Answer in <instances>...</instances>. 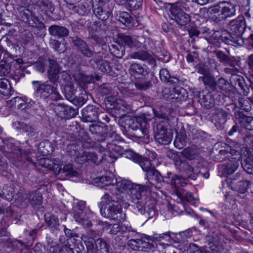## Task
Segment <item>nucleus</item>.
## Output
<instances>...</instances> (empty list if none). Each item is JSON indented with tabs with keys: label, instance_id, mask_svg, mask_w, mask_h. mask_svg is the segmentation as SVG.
I'll list each match as a JSON object with an SVG mask.
<instances>
[{
	"label": "nucleus",
	"instance_id": "obj_54",
	"mask_svg": "<svg viewBox=\"0 0 253 253\" xmlns=\"http://www.w3.org/2000/svg\"><path fill=\"white\" fill-rule=\"evenodd\" d=\"M14 190L10 186L4 185L1 190H0V197L8 201H11L13 198Z\"/></svg>",
	"mask_w": 253,
	"mask_h": 253
},
{
	"label": "nucleus",
	"instance_id": "obj_16",
	"mask_svg": "<svg viewBox=\"0 0 253 253\" xmlns=\"http://www.w3.org/2000/svg\"><path fill=\"white\" fill-rule=\"evenodd\" d=\"M234 156L231 157L226 164L222 165L221 170L225 174H231L238 168L240 163L241 156L239 151H233Z\"/></svg>",
	"mask_w": 253,
	"mask_h": 253
},
{
	"label": "nucleus",
	"instance_id": "obj_10",
	"mask_svg": "<svg viewBox=\"0 0 253 253\" xmlns=\"http://www.w3.org/2000/svg\"><path fill=\"white\" fill-rule=\"evenodd\" d=\"M234 148H232V146L229 144H224L221 146L220 149L218 153L213 156L214 161L221 162L226 160H229L234 156L233 151H239V149L240 147V144L236 142L234 144Z\"/></svg>",
	"mask_w": 253,
	"mask_h": 253
},
{
	"label": "nucleus",
	"instance_id": "obj_59",
	"mask_svg": "<svg viewBox=\"0 0 253 253\" xmlns=\"http://www.w3.org/2000/svg\"><path fill=\"white\" fill-rule=\"evenodd\" d=\"M10 84L8 81L2 78L0 79V92L4 96H7L11 94Z\"/></svg>",
	"mask_w": 253,
	"mask_h": 253
},
{
	"label": "nucleus",
	"instance_id": "obj_45",
	"mask_svg": "<svg viewBox=\"0 0 253 253\" xmlns=\"http://www.w3.org/2000/svg\"><path fill=\"white\" fill-rule=\"evenodd\" d=\"M111 53L115 57L121 58L125 53V47L118 41L116 44H113L110 47Z\"/></svg>",
	"mask_w": 253,
	"mask_h": 253
},
{
	"label": "nucleus",
	"instance_id": "obj_14",
	"mask_svg": "<svg viewBox=\"0 0 253 253\" xmlns=\"http://www.w3.org/2000/svg\"><path fill=\"white\" fill-rule=\"evenodd\" d=\"M217 240L215 239L208 243L204 249H200L195 244H190L188 249L189 253H218L221 249V245H217L216 243Z\"/></svg>",
	"mask_w": 253,
	"mask_h": 253
},
{
	"label": "nucleus",
	"instance_id": "obj_56",
	"mask_svg": "<svg viewBox=\"0 0 253 253\" xmlns=\"http://www.w3.org/2000/svg\"><path fill=\"white\" fill-rule=\"evenodd\" d=\"M242 167L247 173L253 174V156H249L241 163Z\"/></svg>",
	"mask_w": 253,
	"mask_h": 253
},
{
	"label": "nucleus",
	"instance_id": "obj_22",
	"mask_svg": "<svg viewBox=\"0 0 253 253\" xmlns=\"http://www.w3.org/2000/svg\"><path fill=\"white\" fill-rule=\"evenodd\" d=\"M98 108L94 105H88L82 110V120L84 122H94L98 120Z\"/></svg>",
	"mask_w": 253,
	"mask_h": 253
},
{
	"label": "nucleus",
	"instance_id": "obj_40",
	"mask_svg": "<svg viewBox=\"0 0 253 253\" xmlns=\"http://www.w3.org/2000/svg\"><path fill=\"white\" fill-rule=\"evenodd\" d=\"M78 87V84L75 83L64 87V92L65 97L72 103L76 98Z\"/></svg>",
	"mask_w": 253,
	"mask_h": 253
},
{
	"label": "nucleus",
	"instance_id": "obj_39",
	"mask_svg": "<svg viewBox=\"0 0 253 253\" xmlns=\"http://www.w3.org/2000/svg\"><path fill=\"white\" fill-rule=\"evenodd\" d=\"M187 136L186 131L184 129H181L179 132H177L174 141V145L175 147L180 149L184 148L187 143Z\"/></svg>",
	"mask_w": 253,
	"mask_h": 253
},
{
	"label": "nucleus",
	"instance_id": "obj_27",
	"mask_svg": "<svg viewBox=\"0 0 253 253\" xmlns=\"http://www.w3.org/2000/svg\"><path fill=\"white\" fill-rule=\"evenodd\" d=\"M235 117L238 120L239 123H242L243 127L246 129L253 130V118L245 116L242 112L235 111Z\"/></svg>",
	"mask_w": 253,
	"mask_h": 253
},
{
	"label": "nucleus",
	"instance_id": "obj_20",
	"mask_svg": "<svg viewBox=\"0 0 253 253\" xmlns=\"http://www.w3.org/2000/svg\"><path fill=\"white\" fill-rule=\"evenodd\" d=\"M106 128L98 124H92L89 126L88 130L92 134L95 135L94 139L100 144L103 141H105L109 134L106 133Z\"/></svg>",
	"mask_w": 253,
	"mask_h": 253
},
{
	"label": "nucleus",
	"instance_id": "obj_12",
	"mask_svg": "<svg viewBox=\"0 0 253 253\" xmlns=\"http://www.w3.org/2000/svg\"><path fill=\"white\" fill-rule=\"evenodd\" d=\"M12 126L17 131L24 132L29 138H36L39 135L37 127L34 125L16 121L12 123Z\"/></svg>",
	"mask_w": 253,
	"mask_h": 253
},
{
	"label": "nucleus",
	"instance_id": "obj_33",
	"mask_svg": "<svg viewBox=\"0 0 253 253\" xmlns=\"http://www.w3.org/2000/svg\"><path fill=\"white\" fill-rule=\"evenodd\" d=\"M17 154L19 155V157L17 159L13 158L12 164L17 168L21 169L23 166V159L27 161L32 162V159L28 156V152L24 150H22L20 148H18L15 150Z\"/></svg>",
	"mask_w": 253,
	"mask_h": 253
},
{
	"label": "nucleus",
	"instance_id": "obj_24",
	"mask_svg": "<svg viewBox=\"0 0 253 253\" xmlns=\"http://www.w3.org/2000/svg\"><path fill=\"white\" fill-rule=\"evenodd\" d=\"M220 39L225 43L231 44L234 46L242 45L244 43L243 38H238L234 35L231 34V32L224 31L220 36Z\"/></svg>",
	"mask_w": 253,
	"mask_h": 253
},
{
	"label": "nucleus",
	"instance_id": "obj_60",
	"mask_svg": "<svg viewBox=\"0 0 253 253\" xmlns=\"http://www.w3.org/2000/svg\"><path fill=\"white\" fill-rule=\"evenodd\" d=\"M197 153V150L193 147L186 148L181 152V154L189 160H194L196 157Z\"/></svg>",
	"mask_w": 253,
	"mask_h": 253
},
{
	"label": "nucleus",
	"instance_id": "obj_52",
	"mask_svg": "<svg viewBox=\"0 0 253 253\" xmlns=\"http://www.w3.org/2000/svg\"><path fill=\"white\" fill-rule=\"evenodd\" d=\"M49 44L53 49L59 53L64 52L66 50V43H62L57 39L50 38Z\"/></svg>",
	"mask_w": 253,
	"mask_h": 253
},
{
	"label": "nucleus",
	"instance_id": "obj_4",
	"mask_svg": "<svg viewBox=\"0 0 253 253\" xmlns=\"http://www.w3.org/2000/svg\"><path fill=\"white\" fill-rule=\"evenodd\" d=\"M235 6L229 2L222 1L209 8L208 12L212 21L216 23L221 22L227 18L235 14Z\"/></svg>",
	"mask_w": 253,
	"mask_h": 253
},
{
	"label": "nucleus",
	"instance_id": "obj_55",
	"mask_svg": "<svg viewBox=\"0 0 253 253\" xmlns=\"http://www.w3.org/2000/svg\"><path fill=\"white\" fill-rule=\"evenodd\" d=\"M206 86H208L211 91H216V81L213 76L209 75L200 77Z\"/></svg>",
	"mask_w": 253,
	"mask_h": 253
},
{
	"label": "nucleus",
	"instance_id": "obj_5",
	"mask_svg": "<svg viewBox=\"0 0 253 253\" xmlns=\"http://www.w3.org/2000/svg\"><path fill=\"white\" fill-rule=\"evenodd\" d=\"M180 172L188 179L195 180L198 177L208 178L209 177V170L206 167L197 166L194 168L186 160L180 159L176 161L175 165Z\"/></svg>",
	"mask_w": 253,
	"mask_h": 253
},
{
	"label": "nucleus",
	"instance_id": "obj_26",
	"mask_svg": "<svg viewBox=\"0 0 253 253\" xmlns=\"http://www.w3.org/2000/svg\"><path fill=\"white\" fill-rule=\"evenodd\" d=\"M231 84L235 87H239L245 95H248L250 93V90L248 88V83L245 82L244 77L239 75H234L231 77Z\"/></svg>",
	"mask_w": 253,
	"mask_h": 253
},
{
	"label": "nucleus",
	"instance_id": "obj_23",
	"mask_svg": "<svg viewBox=\"0 0 253 253\" xmlns=\"http://www.w3.org/2000/svg\"><path fill=\"white\" fill-rule=\"evenodd\" d=\"M147 178L149 183L157 188H160L164 182V178L156 169H152L146 173Z\"/></svg>",
	"mask_w": 253,
	"mask_h": 253
},
{
	"label": "nucleus",
	"instance_id": "obj_37",
	"mask_svg": "<svg viewBox=\"0 0 253 253\" xmlns=\"http://www.w3.org/2000/svg\"><path fill=\"white\" fill-rule=\"evenodd\" d=\"M87 28L89 33H103L107 29V26L103 22L95 21L89 22L87 24Z\"/></svg>",
	"mask_w": 253,
	"mask_h": 253
},
{
	"label": "nucleus",
	"instance_id": "obj_31",
	"mask_svg": "<svg viewBox=\"0 0 253 253\" xmlns=\"http://www.w3.org/2000/svg\"><path fill=\"white\" fill-rule=\"evenodd\" d=\"M66 245L69 252H71L72 253H82L84 250L83 243L77 242L76 239L74 238L67 239Z\"/></svg>",
	"mask_w": 253,
	"mask_h": 253
},
{
	"label": "nucleus",
	"instance_id": "obj_11",
	"mask_svg": "<svg viewBox=\"0 0 253 253\" xmlns=\"http://www.w3.org/2000/svg\"><path fill=\"white\" fill-rule=\"evenodd\" d=\"M169 16L171 19L174 20L180 26L185 25L190 21V16L176 5H171L169 8Z\"/></svg>",
	"mask_w": 253,
	"mask_h": 253
},
{
	"label": "nucleus",
	"instance_id": "obj_63",
	"mask_svg": "<svg viewBox=\"0 0 253 253\" xmlns=\"http://www.w3.org/2000/svg\"><path fill=\"white\" fill-rule=\"evenodd\" d=\"M134 183H132L130 181L126 180H123L121 181L117 182V186L118 189L116 191L115 193H119V192H124L123 190L128 189L129 191L131 189V186Z\"/></svg>",
	"mask_w": 253,
	"mask_h": 253
},
{
	"label": "nucleus",
	"instance_id": "obj_58",
	"mask_svg": "<svg viewBox=\"0 0 253 253\" xmlns=\"http://www.w3.org/2000/svg\"><path fill=\"white\" fill-rule=\"evenodd\" d=\"M188 179L186 176L183 177L179 175H174L171 179L170 184L177 189L180 186H182L187 183Z\"/></svg>",
	"mask_w": 253,
	"mask_h": 253
},
{
	"label": "nucleus",
	"instance_id": "obj_47",
	"mask_svg": "<svg viewBox=\"0 0 253 253\" xmlns=\"http://www.w3.org/2000/svg\"><path fill=\"white\" fill-rule=\"evenodd\" d=\"M38 151L42 155L47 156L53 152V147L51 142L45 140L39 143Z\"/></svg>",
	"mask_w": 253,
	"mask_h": 253
},
{
	"label": "nucleus",
	"instance_id": "obj_32",
	"mask_svg": "<svg viewBox=\"0 0 253 253\" xmlns=\"http://www.w3.org/2000/svg\"><path fill=\"white\" fill-rule=\"evenodd\" d=\"M200 104L207 109L211 108L214 105V99L211 92L206 94L203 92H197Z\"/></svg>",
	"mask_w": 253,
	"mask_h": 253
},
{
	"label": "nucleus",
	"instance_id": "obj_34",
	"mask_svg": "<svg viewBox=\"0 0 253 253\" xmlns=\"http://www.w3.org/2000/svg\"><path fill=\"white\" fill-rule=\"evenodd\" d=\"M188 97V93L184 88L176 86L173 87L171 90V94L169 95V99L175 100L177 102L185 100Z\"/></svg>",
	"mask_w": 253,
	"mask_h": 253
},
{
	"label": "nucleus",
	"instance_id": "obj_21",
	"mask_svg": "<svg viewBox=\"0 0 253 253\" xmlns=\"http://www.w3.org/2000/svg\"><path fill=\"white\" fill-rule=\"evenodd\" d=\"M157 82L156 77L152 75L146 74L143 77H141L139 79L136 80L134 83L135 87L140 90H146L152 86V83Z\"/></svg>",
	"mask_w": 253,
	"mask_h": 253
},
{
	"label": "nucleus",
	"instance_id": "obj_41",
	"mask_svg": "<svg viewBox=\"0 0 253 253\" xmlns=\"http://www.w3.org/2000/svg\"><path fill=\"white\" fill-rule=\"evenodd\" d=\"M96 253H112L110 245L103 238H97L96 245Z\"/></svg>",
	"mask_w": 253,
	"mask_h": 253
},
{
	"label": "nucleus",
	"instance_id": "obj_38",
	"mask_svg": "<svg viewBox=\"0 0 253 253\" xmlns=\"http://www.w3.org/2000/svg\"><path fill=\"white\" fill-rule=\"evenodd\" d=\"M214 53L219 62L229 66H234L237 63V59L232 56L227 55L222 51H215Z\"/></svg>",
	"mask_w": 253,
	"mask_h": 253
},
{
	"label": "nucleus",
	"instance_id": "obj_3",
	"mask_svg": "<svg viewBox=\"0 0 253 253\" xmlns=\"http://www.w3.org/2000/svg\"><path fill=\"white\" fill-rule=\"evenodd\" d=\"M119 123L126 129L130 137L143 139V141L145 143L150 142L149 124L141 118L125 116L119 120Z\"/></svg>",
	"mask_w": 253,
	"mask_h": 253
},
{
	"label": "nucleus",
	"instance_id": "obj_7",
	"mask_svg": "<svg viewBox=\"0 0 253 253\" xmlns=\"http://www.w3.org/2000/svg\"><path fill=\"white\" fill-rule=\"evenodd\" d=\"M76 157L78 159H80L79 161L82 163H91L96 165H99L104 160L109 163L114 162V160L110 161L108 158H106V154H97L93 152H84L81 155L78 153Z\"/></svg>",
	"mask_w": 253,
	"mask_h": 253
},
{
	"label": "nucleus",
	"instance_id": "obj_29",
	"mask_svg": "<svg viewBox=\"0 0 253 253\" xmlns=\"http://www.w3.org/2000/svg\"><path fill=\"white\" fill-rule=\"evenodd\" d=\"M25 200L33 207L39 208L42 203V195L40 192H31L26 195Z\"/></svg>",
	"mask_w": 253,
	"mask_h": 253
},
{
	"label": "nucleus",
	"instance_id": "obj_35",
	"mask_svg": "<svg viewBox=\"0 0 253 253\" xmlns=\"http://www.w3.org/2000/svg\"><path fill=\"white\" fill-rule=\"evenodd\" d=\"M91 61H93L96 64V68L104 73H109L112 71V68L108 61L104 60L101 57L93 56Z\"/></svg>",
	"mask_w": 253,
	"mask_h": 253
},
{
	"label": "nucleus",
	"instance_id": "obj_17",
	"mask_svg": "<svg viewBox=\"0 0 253 253\" xmlns=\"http://www.w3.org/2000/svg\"><path fill=\"white\" fill-rule=\"evenodd\" d=\"M228 113L221 108H215L211 115L212 122L218 129L224 128L227 122Z\"/></svg>",
	"mask_w": 253,
	"mask_h": 253
},
{
	"label": "nucleus",
	"instance_id": "obj_6",
	"mask_svg": "<svg viewBox=\"0 0 253 253\" xmlns=\"http://www.w3.org/2000/svg\"><path fill=\"white\" fill-rule=\"evenodd\" d=\"M154 137L159 144L168 145L173 138L172 130L170 128L169 121L165 119L157 123L154 128Z\"/></svg>",
	"mask_w": 253,
	"mask_h": 253
},
{
	"label": "nucleus",
	"instance_id": "obj_62",
	"mask_svg": "<svg viewBox=\"0 0 253 253\" xmlns=\"http://www.w3.org/2000/svg\"><path fill=\"white\" fill-rule=\"evenodd\" d=\"M88 99V94L86 91H84V92H82L78 97H76L72 104L78 107H80L85 103Z\"/></svg>",
	"mask_w": 253,
	"mask_h": 253
},
{
	"label": "nucleus",
	"instance_id": "obj_64",
	"mask_svg": "<svg viewBox=\"0 0 253 253\" xmlns=\"http://www.w3.org/2000/svg\"><path fill=\"white\" fill-rule=\"evenodd\" d=\"M216 84V90L219 89L226 91L230 87V84L228 82L227 80L221 77L219 78L215 83Z\"/></svg>",
	"mask_w": 253,
	"mask_h": 253
},
{
	"label": "nucleus",
	"instance_id": "obj_1",
	"mask_svg": "<svg viewBox=\"0 0 253 253\" xmlns=\"http://www.w3.org/2000/svg\"><path fill=\"white\" fill-rule=\"evenodd\" d=\"M126 192L106 193L102 197L103 205L100 208L101 215L111 220L122 221L125 214L122 211L121 203L128 204Z\"/></svg>",
	"mask_w": 253,
	"mask_h": 253
},
{
	"label": "nucleus",
	"instance_id": "obj_48",
	"mask_svg": "<svg viewBox=\"0 0 253 253\" xmlns=\"http://www.w3.org/2000/svg\"><path fill=\"white\" fill-rule=\"evenodd\" d=\"M44 220L46 225L52 230H57L59 226L58 219L54 215L47 213L44 214Z\"/></svg>",
	"mask_w": 253,
	"mask_h": 253
},
{
	"label": "nucleus",
	"instance_id": "obj_51",
	"mask_svg": "<svg viewBox=\"0 0 253 253\" xmlns=\"http://www.w3.org/2000/svg\"><path fill=\"white\" fill-rule=\"evenodd\" d=\"M114 107L119 111L126 113L132 110L131 105L128 104L126 101L124 99H118L115 102Z\"/></svg>",
	"mask_w": 253,
	"mask_h": 253
},
{
	"label": "nucleus",
	"instance_id": "obj_57",
	"mask_svg": "<svg viewBox=\"0 0 253 253\" xmlns=\"http://www.w3.org/2000/svg\"><path fill=\"white\" fill-rule=\"evenodd\" d=\"M118 20L127 27L132 26L133 18L127 12H121L119 13Z\"/></svg>",
	"mask_w": 253,
	"mask_h": 253
},
{
	"label": "nucleus",
	"instance_id": "obj_49",
	"mask_svg": "<svg viewBox=\"0 0 253 253\" xmlns=\"http://www.w3.org/2000/svg\"><path fill=\"white\" fill-rule=\"evenodd\" d=\"M54 85H52L49 84L48 81L43 83L40 92L41 97H42L43 99H46L50 96L52 93H53V89L55 90L56 86Z\"/></svg>",
	"mask_w": 253,
	"mask_h": 253
},
{
	"label": "nucleus",
	"instance_id": "obj_61",
	"mask_svg": "<svg viewBox=\"0 0 253 253\" xmlns=\"http://www.w3.org/2000/svg\"><path fill=\"white\" fill-rule=\"evenodd\" d=\"M145 70L144 68L138 63H133L130 65L129 68V72L131 75H140L141 77L144 76Z\"/></svg>",
	"mask_w": 253,
	"mask_h": 253
},
{
	"label": "nucleus",
	"instance_id": "obj_2",
	"mask_svg": "<svg viewBox=\"0 0 253 253\" xmlns=\"http://www.w3.org/2000/svg\"><path fill=\"white\" fill-rule=\"evenodd\" d=\"M148 188L146 185L134 183L126 197L127 204L129 205V202L135 204L138 211L148 219L152 218L156 213L153 202L147 199Z\"/></svg>",
	"mask_w": 253,
	"mask_h": 253
},
{
	"label": "nucleus",
	"instance_id": "obj_30",
	"mask_svg": "<svg viewBox=\"0 0 253 253\" xmlns=\"http://www.w3.org/2000/svg\"><path fill=\"white\" fill-rule=\"evenodd\" d=\"M145 239L148 241H151L152 242L150 243L144 240L141 239V243L139 244L140 245V248H138V251L143 252H148L150 250L154 251L157 247V244L154 242V240H158V237L147 236Z\"/></svg>",
	"mask_w": 253,
	"mask_h": 253
},
{
	"label": "nucleus",
	"instance_id": "obj_9",
	"mask_svg": "<svg viewBox=\"0 0 253 253\" xmlns=\"http://www.w3.org/2000/svg\"><path fill=\"white\" fill-rule=\"evenodd\" d=\"M111 139L109 135L105 141L102 142L100 144V146L108 150L107 154H106V158H108L110 161L114 160V162L117 157L115 154L121 155L123 154V151L122 148L116 144V141Z\"/></svg>",
	"mask_w": 253,
	"mask_h": 253
},
{
	"label": "nucleus",
	"instance_id": "obj_25",
	"mask_svg": "<svg viewBox=\"0 0 253 253\" xmlns=\"http://www.w3.org/2000/svg\"><path fill=\"white\" fill-rule=\"evenodd\" d=\"M48 31L51 36L57 39L67 37L70 33L69 29L67 27L56 24L49 26Z\"/></svg>",
	"mask_w": 253,
	"mask_h": 253
},
{
	"label": "nucleus",
	"instance_id": "obj_36",
	"mask_svg": "<svg viewBox=\"0 0 253 253\" xmlns=\"http://www.w3.org/2000/svg\"><path fill=\"white\" fill-rule=\"evenodd\" d=\"M58 106L59 107L60 114L64 118H72L75 117L78 114V109H75L68 105L62 104L59 105Z\"/></svg>",
	"mask_w": 253,
	"mask_h": 253
},
{
	"label": "nucleus",
	"instance_id": "obj_53",
	"mask_svg": "<svg viewBox=\"0 0 253 253\" xmlns=\"http://www.w3.org/2000/svg\"><path fill=\"white\" fill-rule=\"evenodd\" d=\"M58 83L64 87L74 84L71 76L66 72H61L59 74Z\"/></svg>",
	"mask_w": 253,
	"mask_h": 253
},
{
	"label": "nucleus",
	"instance_id": "obj_13",
	"mask_svg": "<svg viewBox=\"0 0 253 253\" xmlns=\"http://www.w3.org/2000/svg\"><path fill=\"white\" fill-rule=\"evenodd\" d=\"M69 39L84 57L90 58L95 54V52L90 48L87 43L79 37H70Z\"/></svg>",
	"mask_w": 253,
	"mask_h": 253
},
{
	"label": "nucleus",
	"instance_id": "obj_19",
	"mask_svg": "<svg viewBox=\"0 0 253 253\" xmlns=\"http://www.w3.org/2000/svg\"><path fill=\"white\" fill-rule=\"evenodd\" d=\"M131 58L137 59L147 63L150 68H153L156 66V59L147 51L140 50L132 52L129 55Z\"/></svg>",
	"mask_w": 253,
	"mask_h": 253
},
{
	"label": "nucleus",
	"instance_id": "obj_46",
	"mask_svg": "<svg viewBox=\"0 0 253 253\" xmlns=\"http://www.w3.org/2000/svg\"><path fill=\"white\" fill-rule=\"evenodd\" d=\"M118 41L120 43L125 44L129 47H133L137 45V42L135 40L133 39L129 35L122 33L118 34Z\"/></svg>",
	"mask_w": 253,
	"mask_h": 253
},
{
	"label": "nucleus",
	"instance_id": "obj_18",
	"mask_svg": "<svg viewBox=\"0 0 253 253\" xmlns=\"http://www.w3.org/2000/svg\"><path fill=\"white\" fill-rule=\"evenodd\" d=\"M52 166L49 169H51L54 173L56 174H60L61 176L73 177L78 175V172L73 169L72 165L68 164L64 166L63 168L61 166L52 163Z\"/></svg>",
	"mask_w": 253,
	"mask_h": 253
},
{
	"label": "nucleus",
	"instance_id": "obj_50",
	"mask_svg": "<svg viewBox=\"0 0 253 253\" xmlns=\"http://www.w3.org/2000/svg\"><path fill=\"white\" fill-rule=\"evenodd\" d=\"M251 182L247 180L243 179L242 181H238V183H235L234 185L232 186V188L239 193L244 194L248 190Z\"/></svg>",
	"mask_w": 253,
	"mask_h": 253
},
{
	"label": "nucleus",
	"instance_id": "obj_44",
	"mask_svg": "<svg viewBox=\"0 0 253 253\" xmlns=\"http://www.w3.org/2000/svg\"><path fill=\"white\" fill-rule=\"evenodd\" d=\"M82 239L86 246L87 253H94L96 250L97 239L95 240L92 237L86 235H83Z\"/></svg>",
	"mask_w": 253,
	"mask_h": 253
},
{
	"label": "nucleus",
	"instance_id": "obj_43",
	"mask_svg": "<svg viewBox=\"0 0 253 253\" xmlns=\"http://www.w3.org/2000/svg\"><path fill=\"white\" fill-rule=\"evenodd\" d=\"M131 158L133 161L139 164L142 169L147 173V171L153 168H151V165L150 161L146 158H142L140 156L133 154L131 156Z\"/></svg>",
	"mask_w": 253,
	"mask_h": 253
},
{
	"label": "nucleus",
	"instance_id": "obj_8",
	"mask_svg": "<svg viewBox=\"0 0 253 253\" xmlns=\"http://www.w3.org/2000/svg\"><path fill=\"white\" fill-rule=\"evenodd\" d=\"M93 12L102 21L107 20L110 16L111 10L106 0H95L92 4Z\"/></svg>",
	"mask_w": 253,
	"mask_h": 253
},
{
	"label": "nucleus",
	"instance_id": "obj_15",
	"mask_svg": "<svg viewBox=\"0 0 253 253\" xmlns=\"http://www.w3.org/2000/svg\"><path fill=\"white\" fill-rule=\"evenodd\" d=\"M228 26L231 34L238 38H242V35L246 28L245 18L243 16H239L236 19L230 21Z\"/></svg>",
	"mask_w": 253,
	"mask_h": 253
},
{
	"label": "nucleus",
	"instance_id": "obj_28",
	"mask_svg": "<svg viewBox=\"0 0 253 253\" xmlns=\"http://www.w3.org/2000/svg\"><path fill=\"white\" fill-rule=\"evenodd\" d=\"M91 215V213L89 211L74 213V217L75 220L85 227H89L92 226V223L89 220Z\"/></svg>",
	"mask_w": 253,
	"mask_h": 253
},
{
	"label": "nucleus",
	"instance_id": "obj_42",
	"mask_svg": "<svg viewBox=\"0 0 253 253\" xmlns=\"http://www.w3.org/2000/svg\"><path fill=\"white\" fill-rule=\"evenodd\" d=\"M161 80L165 83H169L170 84H177L179 83L178 78L171 76L167 69H162L159 72Z\"/></svg>",
	"mask_w": 253,
	"mask_h": 253
}]
</instances>
